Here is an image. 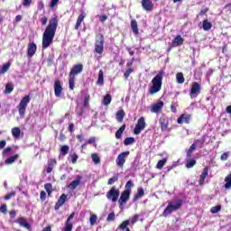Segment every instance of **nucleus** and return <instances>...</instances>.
Masks as SVG:
<instances>
[{
  "label": "nucleus",
  "mask_w": 231,
  "mask_h": 231,
  "mask_svg": "<svg viewBox=\"0 0 231 231\" xmlns=\"http://www.w3.org/2000/svg\"><path fill=\"white\" fill-rule=\"evenodd\" d=\"M68 152H69V146H68V145H63V146H61V148H60V153H61L63 156H66V154H68Z\"/></svg>",
  "instance_id": "nucleus-45"
},
{
  "label": "nucleus",
  "mask_w": 231,
  "mask_h": 231,
  "mask_svg": "<svg viewBox=\"0 0 231 231\" xmlns=\"http://www.w3.org/2000/svg\"><path fill=\"white\" fill-rule=\"evenodd\" d=\"M204 145H205V136H203L201 139L195 140L194 143L191 144V146H194L195 150H196V147L198 149H203Z\"/></svg>",
  "instance_id": "nucleus-20"
},
{
  "label": "nucleus",
  "mask_w": 231,
  "mask_h": 231,
  "mask_svg": "<svg viewBox=\"0 0 231 231\" xmlns=\"http://www.w3.org/2000/svg\"><path fill=\"white\" fill-rule=\"evenodd\" d=\"M68 196H66V194H62L60 199H58L54 208L55 210H59V208H60V207H62V205H64V203H66V199H67Z\"/></svg>",
  "instance_id": "nucleus-19"
},
{
  "label": "nucleus",
  "mask_w": 231,
  "mask_h": 231,
  "mask_svg": "<svg viewBox=\"0 0 231 231\" xmlns=\"http://www.w3.org/2000/svg\"><path fill=\"white\" fill-rule=\"evenodd\" d=\"M207 176H208V168H204L202 173L200 174L199 180V185H203L205 183V180H207Z\"/></svg>",
  "instance_id": "nucleus-23"
},
{
  "label": "nucleus",
  "mask_w": 231,
  "mask_h": 231,
  "mask_svg": "<svg viewBox=\"0 0 231 231\" xmlns=\"http://www.w3.org/2000/svg\"><path fill=\"white\" fill-rule=\"evenodd\" d=\"M186 167L187 169H192V167H194V165H196V161L195 159H186Z\"/></svg>",
  "instance_id": "nucleus-39"
},
{
  "label": "nucleus",
  "mask_w": 231,
  "mask_h": 231,
  "mask_svg": "<svg viewBox=\"0 0 231 231\" xmlns=\"http://www.w3.org/2000/svg\"><path fill=\"white\" fill-rule=\"evenodd\" d=\"M106 221L111 222V221H115V212L110 213L107 217H106Z\"/></svg>",
  "instance_id": "nucleus-59"
},
{
  "label": "nucleus",
  "mask_w": 231,
  "mask_h": 231,
  "mask_svg": "<svg viewBox=\"0 0 231 231\" xmlns=\"http://www.w3.org/2000/svg\"><path fill=\"white\" fill-rule=\"evenodd\" d=\"M202 28L205 32H208L212 28V23L208 22V20H204L202 23Z\"/></svg>",
  "instance_id": "nucleus-32"
},
{
  "label": "nucleus",
  "mask_w": 231,
  "mask_h": 231,
  "mask_svg": "<svg viewBox=\"0 0 231 231\" xmlns=\"http://www.w3.org/2000/svg\"><path fill=\"white\" fill-rule=\"evenodd\" d=\"M184 41H185V40H183V39L181 38V35H177V36L173 39L171 45H172L174 48H176L177 46H181V44H183Z\"/></svg>",
  "instance_id": "nucleus-26"
},
{
  "label": "nucleus",
  "mask_w": 231,
  "mask_h": 231,
  "mask_svg": "<svg viewBox=\"0 0 231 231\" xmlns=\"http://www.w3.org/2000/svg\"><path fill=\"white\" fill-rule=\"evenodd\" d=\"M221 211V206L217 205L213 208H211L210 212L211 214H217V212Z\"/></svg>",
  "instance_id": "nucleus-51"
},
{
  "label": "nucleus",
  "mask_w": 231,
  "mask_h": 231,
  "mask_svg": "<svg viewBox=\"0 0 231 231\" xmlns=\"http://www.w3.org/2000/svg\"><path fill=\"white\" fill-rule=\"evenodd\" d=\"M55 165H57V160L50 159L48 161V166H47V169H46V172L48 174H50V172H51L53 171V168L55 167Z\"/></svg>",
  "instance_id": "nucleus-25"
},
{
  "label": "nucleus",
  "mask_w": 231,
  "mask_h": 231,
  "mask_svg": "<svg viewBox=\"0 0 231 231\" xmlns=\"http://www.w3.org/2000/svg\"><path fill=\"white\" fill-rule=\"evenodd\" d=\"M130 152L126 151V152H121L116 160V163L117 165V167H119V169H124V165H125V161L127 160V157L129 156Z\"/></svg>",
  "instance_id": "nucleus-7"
},
{
  "label": "nucleus",
  "mask_w": 231,
  "mask_h": 231,
  "mask_svg": "<svg viewBox=\"0 0 231 231\" xmlns=\"http://www.w3.org/2000/svg\"><path fill=\"white\" fill-rule=\"evenodd\" d=\"M14 91V84L12 83H7L5 86V94L10 95Z\"/></svg>",
  "instance_id": "nucleus-44"
},
{
  "label": "nucleus",
  "mask_w": 231,
  "mask_h": 231,
  "mask_svg": "<svg viewBox=\"0 0 231 231\" xmlns=\"http://www.w3.org/2000/svg\"><path fill=\"white\" fill-rule=\"evenodd\" d=\"M70 158L72 163H77V160H79V155H77V153H72L70 154Z\"/></svg>",
  "instance_id": "nucleus-56"
},
{
  "label": "nucleus",
  "mask_w": 231,
  "mask_h": 231,
  "mask_svg": "<svg viewBox=\"0 0 231 231\" xmlns=\"http://www.w3.org/2000/svg\"><path fill=\"white\" fill-rule=\"evenodd\" d=\"M199 93H201V85L198 82H193L189 92L190 98H197Z\"/></svg>",
  "instance_id": "nucleus-8"
},
{
  "label": "nucleus",
  "mask_w": 231,
  "mask_h": 231,
  "mask_svg": "<svg viewBox=\"0 0 231 231\" xmlns=\"http://www.w3.org/2000/svg\"><path fill=\"white\" fill-rule=\"evenodd\" d=\"M131 225V220H125L120 226L119 228L121 230H127L129 227L128 226Z\"/></svg>",
  "instance_id": "nucleus-40"
},
{
  "label": "nucleus",
  "mask_w": 231,
  "mask_h": 231,
  "mask_svg": "<svg viewBox=\"0 0 231 231\" xmlns=\"http://www.w3.org/2000/svg\"><path fill=\"white\" fill-rule=\"evenodd\" d=\"M84 19H86V13L84 11H81V14L79 15L77 19L75 30H79V28H80V25L82 24V21H84Z\"/></svg>",
  "instance_id": "nucleus-24"
},
{
  "label": "nucleus",
  "mask_w": 231,
  "mask_h": 231,
  "mask_svg": "<svg viewBox=\"0 0 231 231\" xmlns=\"http://www.w3.org/2000/svg\"><path fill=\"white\" fill-rule=\"evenodd\" d=\"M165 71L161 70L158 74L152 79V86L150 87L149 93L150 95H154L162 90V84L163 80V76Z\"/></svg>",
  "instance_id": "nucleus-2"
},
{
  "label": "nucleus",
  "mask_w": 231,
  "mask_h": 231,
  "mask_svg": "<svg viewBox=\"0 0 231 231\" xmlns=\"http://www.w3.org/2000/svg\"><path fill=\"white\" fill-rule=\"evenodd\" d=\"M15 196V191H13L11 193H8L7 195H5V199L6 201H8V199H12V198H14Z\"/></svg>",
  "instance_id": "nucleus-57"
},
{
  "label": "nucleus",
  "mask_w": 231,
  "mask_h": 231,
  "mask_svg": "<svg viewBox=\"0 0 231 231\" xmlns=\"http://www.w3.org/2000/svg\"><path fill=\"white\" fill-rule=\"evenodd\" d=\"M89 98H90L89 94L86 93L83 100V105L85 107H88V106H89Z\"/></svg>",
  "instance_id": "nucleus-47"
},
{
  "label": "nucleus",
  "mask_w": 231,
  "mask_h": 231,
  "mask_svg": "<svg viewBox=\"0 0 231 231\" xmlns=\"http://www.w3.org/2000/svg\"><path fill=\"white\" fill-rule=\"evenodd\" d=\"M159 124L162 131H167L169 129V117L162 116L159 120Z\"/></svg>",
  "instance_id": "nucleus-15"
},
{
  "label": "nucleus",
  "mask_w": 231,
  "mask_h": 231,
  "mask_svg": "<svg viewBox=\"0 0 231 231\" xmlns=\"http://www.w3.org/2000/svg\"><path fill=\"white\" fill-rule=\"evenodd\" d=\"M40 199H42V201H44V199H46V192L45 191H41Z\"/></svg>",
  "instance_id": "nucleus-64"
},
{
  "label": "nucleus",
  "mask_w": 231,
  "mask_h": 231,
  "mask_svg": "<svg viewBox=\"0 0 231 231\" xmlns=\"http://www.w3.org/2000/svg\"><path fill=\"white\" fill-rule=\"evenodd\" d=\"M115 181H118V174L115 175L114 177L110 178L107 181V185H113Z\"/></svg>",
  "instance_id": "nucleus-52"
},
{
  "label": "nucleus",
  "mask_w": 231,
  "mask_h": 231,
  "mask_svg": "<svg viewBox=\"0 0 231 231\" xmlns=\"http://www.w3.org/2000/svg\"><path fill=\"white\" fill-rule=\"evenodd\" d=\"M97 84V86H104V70L103 69L99 70Z\"/></svg>",
  "instance_id": "nucleus-29"
},
{
  "label": "nucleus",
  "mask_w": 231,
  "mask_h": 231,
  "mask_svg": "<svg viewBox=\"0 0 231 231\" xmlns=\"http://www.w3.org/2000/svg\"><path fill=\"white\" fill-rule=\"evenodd\" d=\"M30 96H25L22 98L18 105V112L21 118H24V115H26V107H28V104H30Z\"/></svg>",
  "instance_id": "nucleus-4"
},
{
  "label": "nucleus",
  "mask_w": 231,
  "mask_h": 231,
  "mask_svg": "<svg viewBox=\"0 0 231 231\" xmlns=\"http://www.w3.org/2000/svg\"><path fill=\"white\" fill-rule=\"evenodd\" d=\"M176 80L178 84H183V82H185V78L183 77V73L181 72L177 73Z\"/></svg>",
  "instance_id": "nucleus-41"
},
{
  "label": "nucleus",
  "mask_w": 231,
  "mask_h": 231,
  "mask_svg": "<svg viewBox=\"0 0 231 231\" xmlns=\"http://www.w3.org/2000/svg\"><path fill=\"white\" fill-rule=\"evenodd\" d=\"M80 183H82V176L81 175H77L76 179L74 180H72L68 185V187L70 190H75V189H77V187H79V185H80Z\"/></svg>",
  "instance_id": "nucleus-13"
},
{
  "label": "nucleus",
  "mask_w": 231,
  "mask_h": 231,
  "mask_svg": "<svg viewBox=\"0 0 231 231\" xmlns=\"http://www.w3.org/2000/svg\"><path fill=\"white\" fill-rule=\"evenodd\" d=\"M138 217H139L138 215H134V216L132 217V219L130 220V223H131L132 225H134V223H136V221H138Z\"/></svg>",
  "instance_id": "nucleus-61"
},
{
  "label": "nucleus",
  "mask_w": 231,
  "mask_h": 231,
  "mask_svg": "<svg viewBox=\"0 0 231 231\" xmlns=\"http://www.w3.org/2000/svg\"><path fill=\"white\" fill-rule=\"evenodd\" d=\"M133 187H134V184H133V180H128L125 184V190H128L131 193V189H133Z\"/></svg>",
  "instance_id": "nucleus-50"
},
{
  "label": "nucleus",
  "mask_w": 231,
  "mask_h": 231,
  "mask_svg": "<svg viewBox=\"0 0 231 231\" xmlns=\"http://www.w3.org/2000/svg\"><path fill=\"white\" fill-rule=\"evenodd\" d=\"M95 52L97 53V55H102L104 53V36L103 35L97 36L96 40Z\"/></svg>",
  "instance_id": "nucleus-6"
},
{
  "label": "nucleus",
  "mask_w": 231,
  "mask_h": 231,
  "mask_svg": "<svg viewBox=\"0 0 231 231\" xmlns=\"http://www.w3.org/2000/svg\"><path fill=\"white\" fill-rule=\"evenodd\" d=\"M81 71H84V66L82 64L74 65L69 72V77L80 75Z\"/></svg>",
  "instance_id": "nucleus-11"
},
{
  "label": "nucleus",
  "mask_w": 231,
  "mask_h": 231,
  "mask_svg": "<svg viewBox=\"0 0 231 231\" xmlns=\"http://www.w3.org/2000/svg\"><path fill=\"white\" fill-rule=\"evenodd\" d=\"M130 196H131V192H129V190H125L122 192L121 197L118 200L120 207H122V205H125V203L129 201Z\"/></svg>",
  "instance_id": "nucleus-14"
},
{
  "label": "nucleus",
  "mask_w": 231,
  "mask_h": 231,
  "mask_svg": "<svg viewBox=\"0 0 231 231\" xmlns=\"http://www.w3.org/2000/svg\"><path fill=\"white\" fill-rule=\"evenodd\" d=\"M143 129H145V118L144 117H140L137 121V124L134 129V133L135 134H140V133H142V131H143Z\"/></svg>",
  "instance_id": "nucleus-9"
},
{
  "label": "nucleus",
  "mask_w": 231,
  "mask_h": 231,
  "mask_svg": "<svg viewBox=\"0 0 231 231\" xmlns=\"http://www.w3.org/2000/svg\"><path fill=\"white\" fill-rule=\"evenodd\" d=\"M229 156H230V152H226L221 155L220 160H222V162H226Z\"/></svg>",
  "instance_id": "nucleus-53"
},
{
  "label": "nucleus",
  "mask_w": 231,
  "mask_h": 231,
  "mask_svg": "<svg viewBox=\"0 0 231 231\" xmlns=\"http://www.w3.org/2000/svg\"><path fill=\"white\" fill-rule=\"evenodd\" d=\"M190 122V115L183 114L178 119V124H189Z\"/></svg>",
  "instance_id": "nucleus-22"
},
{
  "label": "nucleus",
  "mask_w": 231,
  "mask_h": 231,
  "mask_svg": "<svg viewBox=\"0 0 231 231\" xmlns=\"http://www.w3.org/2000/svg\"><path fill=\"white\" fill-rule=\"evenodd\" d=\"M133 73V69H126V71L125 72V79H128V77Z\"/></svg>",
  "instance_id": "nucleus-62"
},
{
  "label": "nucleus",
  "mask_w": 231,
  "mask_h": 231,
  "mask_svg": "<svg viewBox=\"0 0 231 231\" xmlns=\"http://www.w3.org/2000/svg\"><path fill=\"white\" fill-rule=\"evenodd\" d=\"M225 182H226V184H225V189L226 190H230V189H231V173L230 174H228L226 178H225Z\"/></svg>",
  "instance_id": "nucleus-30"
},
{
  "label": "nucleus",
  "mask_w": 231,
  "mask_h": 231,
  "mask_svg": "<svg viewBox=\"0 0 231 231\" xmlns=\"http://www.w3.org/2000/svg\"><path fill=\"white\" fill-rule=\"evenodd\" d=\"M106 198L113 203H116V201H118V198H120V189L113 186L106 193Z\"/></svg>",
  "instance_id": "nucleus-5"
},
{
  "label": "nucleus",
  "mask_w": 231,
  "mask_h": 231,
  "mask_svg": "<svg viewBox=\"0 0 231 231\" xmlns=\"http://www.w3.org/2000/svg\"><path fill=\"white\" fill-rule=\"evenodd\" d=\"M36 51H37V45L35 44V42L29 43L28 49H27L28 57H33Z\"/></svg>",
  "instance_id": "nucleus-16"
},
{
  "label": "nucleus",
  "mask_w": 231,
  "mask_h": 231,
  "mask_svg": "<svg viewBox=\"0 0 231 231\" xmlns=\"http://www.w3.org/2000/svg\"><path fill=\"white\" fill-rule=\"evenodd\" d=\"M12 134L14 138H19L21 136V128L14 127L12 129Z\"/></svg>",
  "instance_id": "nucleus-38"
},
{
  "label": "nucleus",
  "mask_w": 231,
  "mask_h": 231,
  "mask_svg": "<svg viewBox=\"0 0 231 231\" xmlns=\"http://www.w3.org/2000/svg\"><path fill=\"white\" fill-rule=\"evenodd\" d=\"M59 26V19L53 17L49 21V24L46 27L42 35V49L50 48L55 39V33L57 32V27Z\"/></svg>",
  "instance_id": "nucleus-1"
},
{
  "label": "nucleus",
  "mask_w": 231,
  "mask_h": 231,
  "mask_svg": "<svg viewBox=\"0 0 231 231\" xmlns=\"http://www.w3.org/2000/svg\"><path fill=\"white\" fill-rule=\"evenodd\" d=\"M10 66H12V63H10V62L4 64L0 68V75H5V73H6V71H8V69H10Z\"/></svg>",
  "instance_id": "nucleus-31"
},
{
  "label": "nucleus",
  "mask_w": 231,
  "mask_h": 231,
  "mask_svg": "<svg viewBox=\"0 0 231 231\" xmlns=\"http://www.w3.org/2000/svg\"><path fill=\"white\" fill-rule=\"evenodd\" d=\"M7 211H8V208L6 207V204H3L0 207V212H2V214H6Z\"/></svg>",
  "instance_id": "nucleus-58"
},
{
  "label": "nucleus",
  "mask_w": 231,
  "mask_h": 231,
  "mask_svg": "<svg viewBox=\"0 0 231 231\" xmlns=\"http://www.w3.org/2000/svg\"><path fill=\"white\" fill-rule=\"evenodd\" d=\"M97 215L94 214L90 216L89 222L91 226H94V225H97Z\"/></svg>",
  "instance_id": "nucleus-49"
},
{
  "label": "nucleus",
  "mask_w": 231,
  "mask_h": 231,
  "mask_svg": "<svg viewBox=\"0 0 231 231\" xmlns=\"http://www.w3.org/2000/svg\"><path fill=\"white\" fill-rule=\"evenodd\" d=\"M91 158H92V162L96 165H98V163H100V157L98 156V153H92Z\"/></svg>",
  "instance_id": "nucleus-42"
},
{
  "label": "nucleus",
  "mask_w": 231,
  "mask_h": 231,
  "mask_svg": "<svg viewBox=\"0 0 231 231\" xmlns=\"http://www.w3.org/2000/svg\"><path fill=\"white\" fill-rule=\"evenodd\" d=\"M182 205H183V200L181 199H179L175 202H169L168 206L166 207V208L162 213L163 217H168V216H171L172 212H176L177 210H180Z\"/></svg>",
  "instance_id": "nucleus-3"
},
{
  "label": "nucleus",
  "mask_w": 231,
  "mask_h": 231,
  "mask_svg": "<svg viewBox=\"0 0 231 231\" xmlns=\"http://www.w3.org/2000/svg\"><path fill=\"white\" fill-rule=\"evenodd\" d=\"M62 94V85L60 80L54 82V95L55 97H60Z\"/></svg>",
  "instance_id": "nucleus-17"
},
{
  "label": "nucleus",
  "mask_w": 231,
  "mask_h": 231,
  "mask_svg": "<svg viewBox=\"0 0 231 231\" xmlns=\"http://www.w3.org/2000/svg\"><path fill=\"white\" fill-rule=\"evenodd\" d=\"M134 137H127L125 139L124 143L125 145H133L134 143Z\"/></svg>",
  "instance_id": "nucleus-46"
},
{
  "label": "nucleus",
  "mask_w": 231,
  "mask_h": 231,
  "mask_svg": "<svg viewBox=\"0 0 231 231\" xmlns=\"http://www.w3.org/2000/svg\"><path fill=\"white\" fill-rule=\"evenodd\" d=\"M111 100H112L111 94H106L104 97L102 101L103 106H109V104H111Z\"/></svg>",
  "instance_id": "nucleus-34"
},
{
  "label": "nucleus",
  "mask_w": 231,
  "mask_h": 231,
  "mask_svg": "<svg viewBox=\"0 0 231 231\" xmlns=\"http://www.w3.org/2000/svg\"><path fill=\"white\" fill-rule=\"evenodd\" d=\"M163 108V101H159L153 106H152L151 112L152 113H160L161 109Z\"/></svg>",
  "instance_id": "nucleus-21"
},
{
  "label": "nucleus",
  "mask_w": 231,
  "mask_h": 231,
  "mask_svg": "<svg viewBox=\"0 0 231 231\" xmlns=\"http://www.w3.org/2000/svg\"><path fill=\"white\" fill-rule=\"evenodd\" d=\"M125 131V125H123L116 133V138L117 140H120V138H122V134H124V132Z\"/></svg>",
  "instance_id": "nucleus-33"
},
{
  "label": "nucleus",
  "mask_w": 231,
  "mask_h": 231,
  "mask_svg": "<svg viewBox=\"0 0 231 231\" xmlns=\"http://www.w3.org/2000/svg\"><path fill=\"white\" fill-rule=\"evenodd\" d=\"M75 217V212L71 213L65 222V226L63 227L62 231H71L73 230V222L71 219Z\"/></svg>",
  "instance_id": "nucleus-10"
},
{
  "label": "nucleus",
  "mask_w": 231,
  "mask_h": 231,
  "mask_svg": "<svg viewBox=\"0 0 231 231\" xmlns=\"http://www.w3.org/2000/svg\"><path fill=\"white\" fill-rule=\"evenodd\" d=\"M141 5L145 12H152L154 10V4L151 0H142Z\"/></svg>",
  "instance_id": "nucleus-12"
},
{
  "label": "nucleus",
  "mask_w": 231,
  "mask_h": 231,
  "mask_svg": "<svg viewBox=\"0 0 231 231\" xmlns=\"http://www.w3.org/2000/svg\"><path fill=\"white\" fill-rule=\"evenodd\" d=\"M41 23H42V26H46V24H48V18L46 16L42 17Z\"/></svg>",
  "instance_id": "nucleus-60"
},
{
  "label": "nucleus",
  "mask_w": 231,
  "mask_h": 231,
  "mask_svg": "<svg viewBox=\"0 0 231 231\" xmlns=\"http://www.w3.org/2000/svg\"><path fill=\"white\" fill-rule=\"evenodd\" d=\"M165 163H167V158H163L162 160L159 161L157 162V168L163 169V165H165Z\"/></svg>",
  "instance_id": "nucleus-48"
},
{
  "label": "nucleus",
  "mask_w": 231,
  "mask_h": 231,
  "mask_svg": "<svg viewBox=\"0 0 231 231\" xmlns=\"http://www.w3.org/2000/svg\"><path fill=\"white\" fill-rule=\"evenodd\" d=\"M22 5L23 6H24V8H30V5H32V0H23Z\"/></svg>",
  "instance_id": "nucleus-55"
},
{
  "label": "nucleus",
  "mask_w": 231,
  "mask_h": 231,
  "mask_svg": "<svg viewBox=\"0 0 231 231\" xmlns=\"http://www.w3.org/2000/svg\"><path fill=\"white\" fill-rule=\"evenodd\" d=\"M125 116V112L124 110H118L116 113V120L117 122H122L124 117Z\"/></svg>",
  "instance_id": "nucleus-36"
},
{
  "label": "nucleus",
  "mask_w": 231,
  "mask_h": 231,
  "mask_svg": "<svg viewBox=\"0 0 231 231\" xmlns=\"http://www.w3.org/2000/svg\"><path fill=\"white\" fill-rule=\"evenodd\" d=\"M131 28H132V32L135 34L138 35L139 31H138V23L136 22V20H132L131 22Z\"/></svg>",
  "instance_id": "nucleus-28"
},
{
  "label": "nucleus",
  "mask_w": 231,
  "mask_h": 231,
  "mask_svg": "<svg viewBox=\"0 0 231 231\" xmlns=\"http://www.w3.org/2000/svg\"><path fill=\"white\" fill-rule=\"evenodd\" d=\"M44 189H45L46 192H48V194H51V190H52L51 183H46L44 185Z\"/></svg>",
  "instance_id": "nucleus-54"
},
{
  "label": "nucleus",
  "mask_w": 231,
  "mask_h": 231,
  "mask_svg": "<svg viewBox=\"0 0 231 231\" xmlns=\"http://www.w3.org/2000/svg\"><path fill=\"white\" fill-rule=\"evenodd\" d=\"M14 223H17L18 225H20V226H23L27 230H30L31 228L30 223H28V221L24 217H19L17 220L14 221Z\"/></svg>",
  "instance_id": "nucleus-18"
},
{
  "label": "nucleus",
  "mask_w": 231,
  "mask_h": 231,
  "mask_svg": "<svg viewBox=\"0 0 231 231\" xmlns=\"http://www.w3.org/2000/svg\"><path fill=\"white\" fill-rule=\"evenodd\" d=\"M19 159V154H14L5 161V165H12Z\"/></svg>",
  "instance_id": "nucleus-27"
},
{
  "label": "nucleus",
  "mask_w": 231,
  "mask_h": 231,
  "mask_svg": "<svg viewBox=\"0 0 231 231\" xmlns=\"http://www.w3.org/2000/svg\"><path fill=\"white\" fill-rule=\"evenodd\" d=\"M145 192L143 191V188H139L137 194L134 198V201H137V199H140V198H143Z\"/></svg>",
  "instance_id": "nucleus-35"
},
{
  "label": "nucleus",
  "mask_w": 231,
  "mask_h": 231,
  "mask_svg": "<svg viewBox=\"0 0 231 231\" xmlns=\"http://www.w3.org/2000/svg\"><path fill=\"white\" fill-rule=\"evenodd\" d=\"M99 21H100V23H106V21H107V15H106V14L100 15Z\"/></svg>",
  "instance_id": "nucleus-63"
},
{
  "label": "nucleus",
  "mask_w": 231,
  "mask_h": 231,
  "mask_svg": "<svg viewBox=\"0 0 231 231\" xmlns=\"http://www.w3.org/2000/svg\"><path fill=\"white\" fill-rule=\"evenodd\" d=\"M75 77L74 76H69V90L73 91V89H75Z\"/></svg>",
  "instance_id": "nucleus-37"
},
{
  "label": "nucleus",
  "mask_w": 231,
  "mask_h": 231,
  "mask_svg": "<svg viewBox=\"0 0 231 231\" xmlns=\"http://www.w3.org/2000/svg\"><path fill=\"white\" fill-rule=\"evenodd\" d=\"M194 151H196V150L194 149V146H190L189 149L187 151L186 160H190V159H192V153L194 152Z\"/></svg>",
  "instance_id": "nucleus-43"
}]
</instances>
